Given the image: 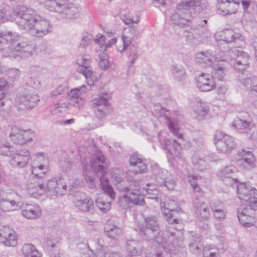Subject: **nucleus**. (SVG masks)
Returning a JSON list of instances; mask_svg holds the SVG:
<instances>
[{
    "label": "nucleus",
    "instance_id": "obj_45",
    "mask_svg": "<svg viewBox=\"0 0 257 257\" xmlns=\"http://www.w3.org/2000/svg\"><path fill=\"white\" fill-rule=\"evenodd\" d=\"M96 204L98 208L104 213L108 212L111 207V203L110 202H105L99 199L96 201Z\"/></svg>",
    "mask_w": 257,
    "mask_h": 257
},
{
    "label": "nucleus",
    "instance_id": "obj_54",
    "mask_svg": "<svg viewBox=\"0 0 257 257\" xmlns=\"http://www.w3.org/2000/svg\"><path fill=\"white\" fill-rule=\"evenodd\" d=\"M38 175H33L34 178L33 180L34 181V183L35 184L34 188L37 189L39 187V185L40 184L39 181L44 182L45 180L46 179V174H42V171H38V173H37Z\"/></svg>",
    "mask_w": 257,
    "mask_h": 257
},
{
    "label": "nucleus",
    "instance_id": "obj_43",
    "mask_svg": "<svg viewBox=\"0 0 257 257\" xmlns=\"http://www.w3.org/2000/svg\"><path fill=\"white\" fill-rule=\"evenodd\" d=\"M132 199V204L142 205L144 204V197L141 194V192L132 191L130 192Z\"/></svg>",
    "mask_w": 257,
    "mask_h": 257
},
{
    "label": "nucleus",
    "instance_id": "obj_51",
    "mask_svg": "<svg viewBox=\"0 0 257 257\" xmlns=\"http://www.w3.org/2000/svg\"><path fill=\"white\" fill-rule=\"evenodd\" d=\"M36 250L35 247L30 243L25 244L22 248V251L25 257L29 256Z\"/></svg>",
    "mask_w": 257,
    "mask_h": 257
},
{
    "label": "nucleus",
    "instance_id": "obj_4",
    "mask_svg": "<svg viewBox=\"0 0 257 257\" xmlns=\"http://www.w3.org/2000/svg\"><path fill=\"white\" fill-rule=\"evenodd\" d=\"M181 208L176 205L174 200H170L165 203L162 211L167 221L171 226L168 227V231L170 235L168 237H174L178 235H182V227L178 228L176 224L179 223V210Z\"/></svg>",
    "mask_w": 257,
    "mask_h": 257
},
{
    "label": "nucleus",
    "instance_id": "obj_19",
    "mask_svg": "<svg viewBox=\"0 0 257 257\" xmlns=\"http://www.w3.org/2000/svg\"><path fill=\"white\" fill-rule=\"evenodd\" d=\"M197 88L202 92L212 90L215 87V83L213 78L208 74L201 73L196 79Z\"/></svg>",
    "mask_w": 257,
    "mask_h": 257
},
{
    "label": "nucleus",
    "instance_id": "obj_26",
    "mask_svg": "<svg viewBox=\"0 0 257 257\" xmlns=\"http://www.w3.org/2000/svg\"><path fill=\"white\" fill-rule=\"evenodd\" d=\"M152 179L155 181L156 184L160 186H163L164 181L167 179L169 173L166 170L162 169L157 166L153 168Z\"/></svg>",
    "mask_w": 257,
    "mask_h": 257
},
{
    "label": "nucleus",
    "instance_id": "obj_9",
    "mask_svg": "<svg viewBox=\"0 0 257 257\" xmlns=\"http://www.w3.org/2000/svg\"><path fill=\"white\" fill-rule=\"evenodd\" d=\"M91 60L87 55H79L76 60V63L79 66L77 72L84 75L89 85L98 80V77L95 75L91 67Z\"/></svg>",
    "mask_w": 257,
    "mask_h": 257
},
{
    "label": "nucleus",
    "instance_id": "obj_58",
    "mask_svg": "<svg viewBox=\"0 0 257 257\" xmlns=\"http://www.w3.org/2000/svg\"><path fill=\"white\" fill-rule=\"evenodd\" d=\"M116 227H119L115 224L112 220H108L106 222L104 226V232L105 235L108 233V232L113 231V229Z\"/></svg>",
    "mask_w": 257,
    "mask_h": 257
},
{
    "label": "nucleus",
    "instance_id": "obj_24",
    "mask_svg": "<svg viewBox=\"0 0 257 257\" xmlns=\"http://www.w3.org/2000/svg\"><path fill=\"white\" fill-rule=\"evenodd\" d=\"M183 243V240L181 235H178L174 237H169L168 240L166 238L164 243H158L162 245L164 248L167 249L169 251H175V248L181 247Z\"/></svg>",
    "mask_w": 257,
    "mask_h": 257
},
{
    "label": "nucleus",
    "instance_id": "obj_34",
    "mask_svg": "<svg viewBox=\"0 0 257 257\" xmlns=\"http://www.w3.org/2000/svg\"><path fill=\"white\" fill-rule=\"evenodd\" d=\"M227 66L224 64H218L213 68L212 71L211 76L213 78V80L222 81L225 75Z\"/></svg>",
    "mask_w": 257,
    "mask_h": 257
},
{
    "label": "nucleus",
    "instance_id": "obj_44",
    "mask_svg": "<svg viewBox=\"0 0 257 257\" xmlns=\"http://www.w3.org/2000/svg\"><path fill=\"white\" fill-rule=\"evenodd\" d=\"M9 137L14 143L17 144V142L13 139L16 138L18 141L19 140H21L22 130L17 126H12L9 134Z\"/></svg>",
    "mask_w": 257,
    "mask_h": 257
},
{
    "label": "nucleus",
    "instance_id": "obj_2",
    "mask_svg": "<svg viewBox=\"0 0 257 257\" xmlns=\"http://www.w3.org/2000/svg\"><path fill=\"white\" fill-rule=\"evenodd\" d=\"M177 12L171 16V21L180 27L189 26L192 23L193 18L190 10L198 14L207 10L206 3L195 0L182 2L177 5Z\"/></svg>",
    "mask_w": 257,
    "mask_h": 257
},
{
    "label": "nucleus",
    "instance_id": "obj_32",
    "mask_svg": "<svg viewBox=\"0 0 257 257\" xmlns=\"http://www.w3.org/2000/svg\"><path fill=\"white\" fill-rule=\"evenodd\" d=\"M75 205L82 212H90L93 211L94 208L93 200L88 197L75 201Z\"/></svg>",
    "mask_w": 257,
    "mask_h": 257
},
{
    "label": "nucleus",
    "instance_id": "obj_10",
    "mask_svg": "<svg viewBox=\"0 0 257 257\" xmlns=\"http://www.w3.org/2000/svg\"><path fill=\"white\" fill-rule=\"evenodd\" d=\"M247 203L248 204L242 205L237 211L238 220L244 226L252 221L257 211V198H254Z\"/></svg>",
    "mask_w": 257,
    "mask_h": 257
},
{
    "label": "nucleus",
    "instance_id": "obj_64",
    "mask_svg": "<svg viewBox=\"0 0 257 257\" xmlns=\"http://www.w3.org/2000/svg\"><path fill=\"white\" fill-rule=\"evenodd\" d=\"M105 36L102 34H98L94 40L95 43L100 46L101 49H104L105 45Z\"/></svg>",
    "mask_w": 257,
    "mask_h": 257
},
{
    "label": "nucleus",
    "instance_id": "obj_38",
    "mask_svg": "<svg viewBox=\"0 0 257 257\" xmlns=\"http://www.w3.org/2000/svg\"><path fill=\"white\" fill-rule=\"evenodd\" d=\"M16 202L15 200H10L0 194V208L4 211L13 210V208L16 206Z\"/></svg>",
    "mask_w": 257,
    "mask_h": 257
},
{
    "label": "nucleus",
    "instance_id": "obj_52",
    "mask_svg": "<svg viewBox=\"0 0 257 257\" xmlns=\"http://www.w3.org/2000/svg\"><path fill=\"white\" fill-rule=\"evenodd\" d=\"M122 231L121 228L120 227H116L114 228L113 231H111L108 232V233L105 234V235L111 239L117 240L122 234Z\"/></svg>",
    "mask_w": 257,
    "mask_h": 257
},
{
    "label": "nucleus",
    "instance_id": "obj_62",
    "mask_svg": "<svg viewBox=\"0 0 257 257\" xmlns=\"http://www.w3.org/2000/svg\"><path fill=\"white\" fill-rule=\"evenodd\" d=\"M168 126L170 132L179 138H182V135L179 133V130L177 127H175L173 122L170 121L168 123Z\"/></svg>",
    "mask_w": 257,
    "mask_h": 257
},
{
    "label": "nucleus",
    "instance_id": "obj_35",
    "mask_svg": "<svg viewBox=\"0 0 257 257\" xmlns=\"http://www.w3.org/2000/svg\"><path fill=\"white\" fill-rule=\"evenodd\" d=\"M244 58L242 60H238L235 59L234 63L233 64V68L237 72L244 71L245 69L247 67L249 64V56L248 54H243Z\"/></svg>",
    "mask_w": 257,
    "mask_h": 257
},
{
    "label": "nucleus",
    "instance_id": "obj_33",
    "mask_svg": "<svg viewBox=\"0 0 257 257\" xmlns=\"http://www.w3.org/2000/svg\"><path fill=\"white\" fill-rule=\"evenodd\" d=\"M171 72L174 79L183 82L186 78V71L183 66L174 64L171 66Z\"/></svg>",
    "mask_w": 257,
    "mask_h": 257
},
{
    "label": "nucleus",
    "instance_id": "obj_61",
    "mask_svg": "<svg viewBox=\"0 0 257 257\" xmlns=\"http://www.w3.org/2000/svg\"><path fill=\"white\" fill-rule=\"evenodd\" d=\"M236 124L234 125L239 129H245L248 127L250 122L242 119H238L236 120Z\"/></svg>",
    "mask_w": 257,
    "mask_h": 257
},
{
    "label": "nucleus",
    "instance_id": "obj_16",
    "mask_svg": "<svg viewBox=\"0 0 257 257\" xmlns=\"http://www.w3.org/2000/svg\"><path fill=\"white\" fill-rule=\"evenodd\" d=\"M39 101V96L34 92L25 91L22 94L18 95L16 102L19 105H23L26 108L32 109L35 107Z\"/></svg>",
    "mask_w": 257,
    "mask_h": 257
},
{
    "label": "nucleus",
    "instance_id": "obj_6",
    "mask_svg": "<svg viewBox=\"0 0 257 257\" xmlns=\"http://www.w3.org/2000/svg\"><path fill=\"white\" fill-rule=\"evenodd\" d=\"M68 0H62L60 3L52 2L48 5L52 12L59 13L62 18L76 19L80 16V8L73 4H67Z\"/></svg>",
    "mask_w": 257,
    "mask_h": 257
},
{
    "label": "nucleus",
    "instance_id": "obj_37",
    "mask_svg": "<svg viewBox=\"0 0 257 257\" xmlns=\"http://www.w3.org/2000/svg\"><path fill=\"white\" fill-rule=\"evenodd\" d=\"M202 257H220L219 249L214 245H206L203 247Z\"/></svg>",
    "mask_w": 257,
    "mask_h": 257
},
{
    "label": "nucleus",
    "instance_id": "obj_41",
    "mask_svg": "<svg viewBox=\"0 0 257 257\" xmlns=\"http://www.w3.org/2000/svg\"><path fill=\"white\" fill-rule=\"evenodd\" d=\"M34 136V133H33L31 130L25 131L22 130V137L21 140L19 141L16 138L13 139L17 142V144L23 145L28 142H31L33 140V138Z\"/></svg>",
    "mask_w": 257,
    "mask_h": 257
},
{
    "label": "nucleus",
    "instance_id": "obj_57",
    "mask_svg": "<svg viewBox=\"0 0 257 257\" xmlns=\"http://www.w3.org/2000/svg\"><path fill=\"white\" fill-rule=\"evenodd\" d=\"M20 71L16 68H11L8 72V78L10 81H14L20 76Z\"/></svg>",
    "mask_w": 257,
    "mask_h": 257
},
{
    "label": "nucleus",
    "instance_id": "obj_36",
    "mask_svg": "<svg viewBox=\"0 0 257 257\" xmlns=\"http://www.w3.org/2000/svg\"><path fill=\"white\" fill-rule=\"evenodd\" d=\"M244 74L242 73L238 76L239 80L243 85L245 87L249 88L251 89L252 87L257 85V77L250 76L249 77H244Z\"/></svg>",
    "mask_w": 257,
    "mask_h": 257
},
{
    "label": "nucleus",
    "instance_id": "obj_47",
    "mask_svg": "<svg viewBox=\"0 0 257 257\" xmlns=\"http://www.w3.org/2000/svg\"><path fill=\"white\" fill-rule=\"evenodd\" d=\"M166 179L163 186L166 187L169 190L174 189L176 185L175 179L169 173Z\"/></svg>",
    "mask_w": 257,
    "mask_h": 257
},
{
    "label": "nucleus",
    "instance_id": "obj_23",
    "mask_svg": "<svg viewBox=\"0 0 257 257\" xmlns=\"http://www.w3.org/2000/svg\"><path fill=\"white\" fill-rule=\"evenodd\" d=\"M129 162L131 166L136 168V173H145L147 170V165L145 162V160L142 159L137 153H133L130 156Z\"/></svg>",
    "mask_w": 257,
    "mask_h": 257
},
{
    "label": "nucleus",
    "instance_id": "obj_3",
    "mask_svg": "<svg viewBox=\"0 0 257 257\" xmlns=\"http://www.w3.org/2000/svg\"><path fill=\"white\" fill-rule=\"evenodd\" d=\"M145 225H139L136 229L143 239L151 240L154 239L158 243H164L166 237L160 232L158 220L156 216H150L145 219Z\"/></svg>",
    "mask_w": 257,
    "mask_h": 257
},
{
    "label": "nucleus",
    "instance_id": "obj_42",
    "mask_svg": "<svg viewBox=\"0 0 257 257\" xmlns=\"http://www.w3.org/2000/svg\"><path fill=\"white\" fill-rule=\"evenodd\" d=\"M208 111L209 107L206 103L202 102H199L194 109V112L199 117L205 116Z\"/></svg>",
    "mask_w": 257,
    "mask_h": 257
},
{
    "label": "nucleus",
    "instance_id": "obj_8",
    "mask_svg": "<svg viewBox=\"0 0 257 257\" xmlns=\"http://www.w3.org/2000/svg\"><path fill=\"white\" fill-rule=\"evenodd\" d=\"M214 142L217 151L221 153H229L236 147L233 138L220 131H215Z\"/></svg>",
    "mask_w": 257,
    "mask_h": 257
},
{
    "label": "nucleus",
    "instance_id": "obj_50",
    "mask_svg": "<svg viewBox=\"0 0 257 257\" xmlns=\"http://www.w3.org/2000/svg\"><path fill=\"white\" fill-rule=\"evenodd\" d=\"M9 88V84L7 80L4 78H0V100H2L6 95V92Z\"/></svg>",
    "mask_w": 257,
    "mask_h": 257
},
{
    "label": "nucleus",
    "instance_id": "obj_39",
    "mask_svg": "<svg viewBox=\"0 0 257 257\" xmlns=\"http://www.w3.org/2000/svg\"><path fill=\"white\" fill-rule=\"evenodd\" d=\"M99 179L102 190L110 197L111 200H113L115 198V192L112 187L107 180L104 178V176L101 179Z\"/></svg>",
    "mask_w": 257,
    "mask_h": 257
},
{
    "label": "nucleus",
    "instance_id": "obj_49",
    "mask_svg": "<svg viewBox=\"0 0 257 257\" xmlns=\"http://www.w3.org/2000/svg\"><path fill=\"white\" fill-rule=\"evenodd\" d=\"M118 204L123 208H126L132 204V199L131 195L128 196L126 194H124L123 196H120L118 199Z\"/></svg>",
    "mask_w": 257,
    "mask_h": 257
},
{
    "label": "nucleus",
    "instance_id": "obj_21",
    "mask_svg": "<svg viewBox=\"0 0 257 257\" xmlns=\"http://www.w3.org/2000/svg\"><path fill=\"white\" fill-rule=\"evenodd\" d=\"M10 163L13 166L18 168L25 167L30 159V152L26 149L17 151L14 153Z\"/></svg>",
    "mask_w": 257,
    "mask_h": 257
},
{
    "label": "nucleus",
    "instance_id": "obj_11",
    "mask_svg": "<svg viewBox=\"0 0 257 257\" xmlns=\"http://www.w3.org/2000/svg\"><path fill=\"white\" fill-rule=\"evenodd\" d=\"M167 134L165 132H159L158 138L161 148L167 151V153L176 158L181 157V147L180 144L175 140L172 142L166 138Z\"/></svg>",
    "mask_w": 257,
    "mask_h": 257
},
{
    "label": "nucleus",
    "instance_id": "obj_15",
    "mask_svg": "<svg viewBox=\"0 0 257 257\" xmlns=\"http://www.w3.org/2000/svg\"><path fill=\"white\" fill-rule=\"evenodd\" d=\"M105 157L101 151L93 154L90 160V166L96 173L97 177L101 179L106 173V168L103 166L105 162Z\"/></svg>",
    "mask_w": 257,
    "mask_h": 257
},
{
    "label": "nucleus",
    "instance_id": "obj_22",
    "mask_svg": "<svg viewBox=\"0 0 257 257\" xmlns=\"http://www.w3.org/2000/svg\"><path fill=\"white\" fill-rule=\"evenodd\" d=\"M14 50L18 53L17 55L22 58L31 56L35 51L34 47L32 45L28 44L24 41L17 43Z\"/></svg>",
    "mask_w": 257,
    "mask_h": 257
},
{
    "label": "nucleus",
    "instance_id": "obj_7",
    "mask_svg": "<svg viewBox=\"0 0 257 257\" xmlns=\"http://www.w3.org/2000/svg\"><path fill=\"white\" fill-rule=\"evenodd\" d=\"M38 187L44 192H50L51 195L59 196L65 194L67 190V184L62 178L55 177L48 180L46 178L44 182H40Z\"/></svg>",
    "mask_w": 257,
    "mask_h": 257
},
{
    "label": "nucleus",
    "instance_id": "obj_40",
    "mask_svg": "<svg viewBox=\"0 0 257 257\" xmlns=\"http://www.w3.org/2000/svg\"><path fill=\"white\" fill-rule=\"evenodd\" d=\"M199 178H200V177L196 175H188L187 176V181L191 186L195 193H202L203 191L197 182Z\"/></svg>",
    "mask_w": 257,
    "mask_h": 257
},
{
    "label": "nucleus",
    "instance_id": "obj_48",
    "mask_svg": "<svg viewBox=\"0 0 257 257\" xmlns=\"http://www.w3.org/2000/svg\"><path fill=\"white\" fill-rule=\"evenodd\" d=\"M100 61L99 62V66L102 70L106 69L109 66V61L107 55L104 53H101L99 54Z\"/></svg>",
    "mask_w": 257,
    "mask_h": 257
},
{
    "label": "nucleus",
    "instance_id": "obj_59",
    "mask_svg": "<svg viewBox=\"0 0 257 257\" xmlns=\"http://www.w3.org/2000/svg\"><path fill=\"white\" fill-rule=\"evenodd\" d=\"M220 178L223 182V183L227 186H233L234 185L236 186L238 183H239L238 182V180L236 179H234L231 176Z\"/></svg>",
    "mask_w": 257,
    "mask_h": 257
},
{
    "label": "nucleus",
    "instance_id": "obj_53",
    "mask_svg": "<svg viewBox=\"0 0 257 257\" xmlns=\"http://www.w3.org/2000/svg\"><path fill=\"white\" fill-rule=\"evenodd\" d=\"M42 174H46L48 171V167L47 165H40L38 166H33L32 173L33 175H38V171H41Z\"/></svg>",
    "mask_w": 257,
    "mask_h": 257
},
{
    "label": "nucleus",
    "instance_id": "obj_25",
    "mask_svg": "<svg viewBox=\"0 0 257 257\" xmlns=\"http://www.w3.org/2000/svg\"><path fill=\"white\" fill-rule=\"evenodd\" d=\"M81 88H86L85 86L83 85L81 88H77L71 90L68 94V97L70 103L77 108H80L83 104V100L81 97Z\"/></svg>",
    "mask_w": 257,
    "mask_h": 257
},
{
    "label": "nucleus",
    "instance_id": "obj_27",
    "mask_svg": "<svg viewBox=\"0 0 257 257\" xmlns=\"http://www.w3.org/2000/svg\"><path fill=\"white\" fill-rule=\"evenodd\" d=\"M216 58L210 51H202L196 54L195 61L197 63H204L205 66H210L215 60Z\"/></svg>",
    "mask_w": 257,
    "mask_h": 257
},
{
    "label": "nucleus",
    "instance_id": "obj_60",
    "mask_svg": "<svg viewBox=\"0 0 257 257\" xmlns=\"http://www.w3.org/2000/svg\"><path fill=\"white\" fill-rule=\"evenodd\" d=\"M2 242L8 246H15L17 243V234H12V236H10L6 240H3Z\"/></svg>",
    "mask_w": 257,
    "mask_h": 257
},
{
    "label": "nucleus",
    "instance_id": "obj_1",
    "mask_svg": "<svg viewBox=\"0 0 257 257\" xmlns=\"http://www.w3.org/2000/svg\"><path fill=\"white\" fill-rule=\"evenodd\" d=\"M13 14L16 18L10 20L15 21L20 29L30 31L34 36L43 37L53 30L50 21L32 9L20 6L14 10Z\"/></svg>",
    "mask_w": 257,
    "mask_h": 257
},
{
    "label": "nucleus",
    "instance_id": "obj_63",
    "mask_svg": "<svg viewBox=\"0 0 257 257\" xmlns=\"http://www.w3.org/2000/svg\"><path fill=\"white\" fill-rule=\"evenodd\" d=\"M128 184V182L126 180L124 184L122 183H117L115 186L118 190L124 193H128L130 192V188Z\"/></svg>",
    "mask_w": 257,
    "mask_h": 257
},
{
    "label": "nucleus",
    "instance_id": "obj_30",
    "mask_svg": "<svg viewBox=\"0 0 257 257\" xmlns=\"http://www.w3.org/2000/svg\"><path fill=\"white\" fill-rule=\"evenodd\" d=\"M126 250L131 256H139L142 254L141 243L135 239L127 240Z\"/></svg>",
    "mask_w": 257,
    "mask_h": 257
},
{
    "label": "nucleus",
    "instance_id": "obj_31",
    "mask_svg": "<svg viewBox=\"0 0 257 257\" xmlns=\"http://www.w3.org/2000/svg\"><path fill=\"white\" fill-rule=\"evenodd\" d=\"M189 248L193 254H198L203 250V244L199 236L192 235L190 237Z\"/></svg>",
    "mask_w": 257,
    "mask_h": 257
},
{
    "label": "nucleus",
    "instance_id": "obj_56",
    "mask_svg": "<svg viewBox=\"0 0 257 257\" xmlns=\"http://www.w3.org/2000/svg\"><path fill=\"white\" fill-rule=\"evenodd\" d=\"M128 184L130 191H134L139 193L141 192V187L140 181L133 179L131 181L128 182Z\"/></svg>",
    "mask_w": 257,
    "mask_h": 257
},
{
    "label": "nucleus",
    "instance_id": "obj_13",
    "mask_svg": "<svg viewBox=\"0 0 257 257\" xmlns=\"http://www.w3.org/2000/svg\"><path fill=\"white\" fill-rule=\"evenodd\" d=\"M236 192L238 198L245 202H249L257 198V190L245 183H239L236 185Z\"/></svg>",
    "mask_w": 257,
    "mask_h": 257
},
{
    "label": "nucleus",
    "instance_id": "obj_14",
    "mask_svg": "<svg viewBox=\"0 0 257 257\" xmlns=\"http://www.w3.org/2000/svg\"><path fill=\"white\" fill-rule=\"evenodd\" d=\"M93 105L94 107V113L99 119L104 118L110 112V108L107 94L95 99Z\"/></svg>",
    "mask_w": 257,
    "mask_h": 257
},
{
    "label": "nucleus",
    "instance_id": "obj_29",
    "mask_svg": "<svg viewBox=\"0 0 257 257\" xmlns=\"http://www.w3.org/2000/svg\"><path fill=\"white\" fill-rule=\"evenodd\" d=\"M22 214L28 219H35L41 215V209L38 205L27 204L22 210Z\"/></svg>",
    "mask_w": 257,
    "mask_h": 257
},
{
    "label": "nucleus",
    "instance_id": "obj_5",
    "mask_svg": "<svg viewBox=\"0 0 257 257\" xmlns=\"http://www.w3.org/2000/svg\"><path fill=\"white\" fill-rule=\"evenodd\" d=\"M223 35V39L217 41L218 49L221 52H228L233 48H239L243 43L242 35L232 30H225Z\"/></svg>",
    "mask_w": 257,
    "mask_h": 257
},
{
    "label": "nucleus",
    "instance_id": "obj_46",
    "mask_svg": "<svg viewBox=\"0 0 257 257\" xmlns=\"http://www.w3.org/2000/svg\"><path fill=\"white\" fill-rule=\"evenodd\" d=\"M235 170V168L233 166H226L218 173V176L219 177L230 176V175L233 174Z\"/></svg>",
    "mask_w": 257,
    "mask_h": 257
},
{
    "label": "nucleus",
    "instance_id": "obj_12",
    "mask_svg": "<svg viewBox=\"0 0 257 257\" xmlns=\"http://www.w3.org/2000/svg\"><path fill=\"white\" fill-rule=\"evenodd\" d=\"M193 204L195 209V213L197 218L200 221L207 220L209 216L210 213L208 208L205 206L203 197V191L202 193H196Z\"/></svg>",
    "mask_w": 257,
    "mask_h": 257
},
{
    "label": "nucleus",
    "instance_id": "obj_18",
    "mask_svg": "<svg viewBox=\"0 0 257 257\" xmlns=\"http://www.w3.org/2000/svg\"><path fill=\"white\" fill-rule=\"evenodd\" d=\"M122 41L123 42V48L120 52L125 51L127 47H129L127 56L130 60L129 67L135 63L136 61L139 57L138 47L134 45H131L132 43V39L130 37L123 35L122 36Z\"/></svg>",
    "mask_w": 257,
    "mask_h": 257
},
{
    "label": "nucleus",
    "instance_id": "obj_55",
    "mask_svg": "<svg viewBox=\"0 0 257 257\" xmlns=\"http://www.w3.org/2000/svg\"><path fill=\"white\" fill-rule=\"evenodd\" d=\"M11 149L9 146L3 144H0V154L11 157L14 153L13 151L11 150Z\"/></svg>",
    "mask_w": 257,
    "mask_h": 257
},
{
    "label": "nucleus",
    "instance_id": "obj_28",
    "mask_svg": "<svg viewBox=\"0 0 257 257\" xmlns=\"http://www.w3.org/2000/svg\"><path fill=\"white\" fill-rule=\"evenodd\" d=\"M241 153L242 158L239 160L240 165L247 170L253 168L254 167L255 159L252 153L242 150Z\"/></svg>",
    "mask_w": 257,
    "mask_h": 257
},
{
    "label": "nucleus",
    "instance_id": "obj_20",
    "mask_svg": "<svg viewBox=\"0 0 257 257\" xmlns=\"http://www.w3.org/2000/svg\"><path fill=\"white\" fill-rule=\"evenodd\" d=\"M19 39L20 36L12 31L3 30V25H0V44H7L9 48L14 49Z\"/></svg>",
    "mask_w": 257,
    "mask_h": 257
},
{
    "label": "nucleus",
    "instance_id": "obj_17",
    "mask_svg": "<svg viewBox=\"0 0 257 257\" xmlns=\"http://www.w3.org/2000/svg\"><path fill=\"white\" fill-rule=\"evenodd\" d=\"M240 2L234 0H217L218 13L222 16L234 14L239 8Z\"/></svg>",
    "mask_w": 257,
    "mask_h": 257
}]
</instances>
